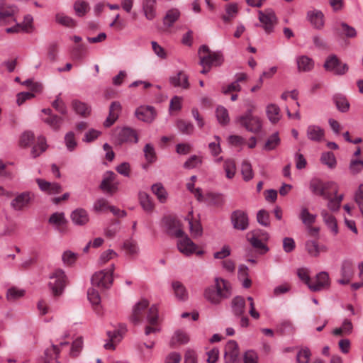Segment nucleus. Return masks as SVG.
Returning <instances> with one entry per match:
<instances>
[{
    "instance_id": "nucleus-1",
    "label": "nucleus",
    "mask_w": 363,
    "mask_h": 363,
    "mask_svg": "<svg viewBox=\"0 0 363 363\" xmlns=\"http://www.w3.org/2000/svg\"><path fill=\"white\" fill-rule=\"evenodd\" d=\"M130 319L135 325L140 324L146 320L145 334L147 336L160 331L157 307L155 305L149 307L147 300L143 299L135 305Z\"/></svg>"
},
{
    "instance_id": "nucleus-2",
    "label": "nucleus",
    "mask_w": 363,
    "mask_h": 363,
    "mask_svg": "<svg viewBox=\"0 0 363 363\" xmlns=\"http://www.w3.org/2000/svg\"><path fill=\"white\" fill-rule=\"evenodd\" d=\"M310 189L315 194L328 201L327 210L332 213L337 212L343 200V194H338V184L334 182H323L319 179L311 182Z\"/></svg>"
},
{
    "instance_id": "nucleus-3",
    "label": "nucleus",
    "mask_w": 363,
    "mask_h": 363,
    "mask_svg": "<svg viewBox=\"0 0 363 363\" xmlns=\"http://www.w3.org/2000/svg\"><path fill=\"white\" fill-rule=\"evenodd\" d=\"M205 298L213 304H218L230 295V284L222 278H216L214 284L208 286L204 291Z\"/></svg>"
},
{
    "instance_id": "nucleus-4",
    "label": "nucleus",
    "mask_w": 363,
    "mask_h": 363,
    "mask_svg": "<svg viewBox=\"0 0 363 363\" xmlns=\"http://www.w3.org/2000/svg\"><path fill=\"white\" fill-rule=\"evenodd\" d=\"M200 64L203 66L201 71L202 74H206L211 66H219L223 62V57L220 52H211L208 47L202 45L199 49Z\"/></svg>"
},
{
    "instance_id": "nucleus-5",
    "label": "nucleus",
    "mask_w": 363,
    "mask_h": 363,
    "mask_svg": "<svg viewBox=\"0 0 363 363\" xmlns=\"http://www.w3.org/2000/svg\"><path fill=\"white\" fill-rule=\"evenodd\" d=\"M49 288L55 297L61 296L68 283L65 271L60 268L55 269L50 274Z\"/></svg>"
},
{
    "instance_id": "nucleus-6",
    "label": "nucleus",
    "mask_w": 363,
    "mask_h": 363,
    "mask_svg": "<svg viewBox=\"0 0 363 363\" xmlns=\"http://www.w3.org/2000/svg\"><path fill=\"white\" fill-rule=\"evenodd\" d=\"M255 108V106L251 104L250 108L242 116L238 118V122L244 127L247 130L258 133L262 127V122L260 118L252 114V110Z\"/></svg>"
},
{
    "instance_id": "nucleus-7",
    "label": "nucleus",
    "mask_w": 363,
    "mask_h": 363,
    "mask_svg": "<svg viewBox=\"0 0 363 363\" xmlns=\"http://www.w3.org/2000/svg\"><path fill=\"white\" fill-rule=\"evenodd\" d=\"M114 266L108 269H104L94 273L91 277V285L101 290L107 289L113 283V272Z\"/></svg>"
},
{
    "instance_id": "nucleus-8",
    "label": "nucleus",
    "mask_w": 363,
    "mask_h": 363,
    "mask_svg": "<svg viewBox=\"0 0 363 363\" xmlns=\"http://www.w3.org/2000/svg\"><path fill=\"white\" fill-rule=\"evenodd\" d=\"M10 206L15 211H23L29 208L33 194L30 191L13 194Z\"/></svg>"
},
{
    "instance_id": "nucleus-9",
    "label": "nucleus",
    "mask_w": 363,
    "mask_h": 363,
    "mask_svg": "<svg viewBox=\"0 0 363 363\" xmlns=\"http://www.w3.org/2000/svg\"><path fill=\"white\" fill-rule=\"evenodd\" d=\"M323 67L325 70L332 72L337 75L345 74L349 69L347 65L342 63L335 55H331L328 57Z\"/></svg>"
},
{
    "instance_id": "nucleus-10",
    "label": "nucleus",
    "mask_w": 363,
    "mask_h": 363,
    "mask_svg": "<svg viewBox=\"0 0 363 363\" xmlns=\"http://www.w3.org/2000/svg\"><path fill=\"white\" fill-rule=\"evenodd\" d=\"M258 18L262 26L267 33L273 32L274 27L277 24V19L274 12L272 9L258 11Z\"/></svg>"
},
{
    "instance_id": "nucleus-11",
    "label": "nucleus",
    "mask_w": 363,
    "mask_h": 363,
    "mask_svg": "<svg viewBox=\"0 0 363 363\" xmlns=\"http://www.w3.org/2000/svg\"><path fill=\"white\" fill-rule=\"evenodd\" d=\"M115 137L118 144L124 143L138 142V137L136 131L128 127L118 128L115 131Z\"/></svg>"
},
{
    "instance_id": "nucleus-12",
    "label": "nucleus",
    "mask_w": 363,
    "mask_h": 363,
    "mask_svg": "<svg viewBox=\"0 0 363 363\" xmlns=\"http://www.w3.org/2000/svg\"><path fill=\"white\" fill-rule=\"evenodd\" d=\"M18 9L16 6L1 3L0 4V25H6L16 21V15Z\"/></svg>"
},
{
    "instance_id": "nucleus-13",
    "label": "nucleus",
    "mask_w": 363,
    "mask_h": 363,
    "mask_svg": "<svg viewBox=\"0 0 363 363\" xmlns=\"http://www.w3.org/2000/svg\"><path fill=\"white\" fill-rule=\"evenodd\" d=\"M162 223L169 235L180 237L184 232L181 229L179 221L172 216H167L162 219Z\"/></svg>"
},
{
    "instance_id": "nucleus-14",
    "label": "nucleus",
    "mask_w": 363,
    "mask_h": 363,
    "mask_svg": "<svg viewBox=\"0 0 363 363\" xmlns=\"http://www.w3.org/2000/svg\"><path fill=\"white\" fill-rule=\"evenodd\" d=\"M259 233H261L260 230L250 232L247 234V239L254 247L260 250L264 249L267 251V248L264 242L268 240L269 236L267 233H262V238H259Z\"/></svg>"
},
{
    "instance_id": "nucleus-15",
    "label": "nucleus",
    "mask_w": 363,
    "mask_h": 363,
    "mask_svg": "<svg viewBox=\"0 0 363 363\" xmlns=\"http://www.w3.org/2000/svg\"><path fill=\"white\" fill-rule=\"evenodd\" d=\"M231 221L235 229L245 230L248 228L249 220L247 213L241 210H236L231 215Z\"/></svg>"
},
{
    "instance_id": "nucleus-16",
    "label": "nucleus",
    "mask_w": 363,
    "mask_h": 363,
    "mask_svg": "<svg viewBox=\"0 0 363 363\" xmlns=\"http://www.w3.org/2000/svg\"><path fill=\"white\" fill-rule=\"evenodd\" d=\"M177 238V247L182 254L189 256L196 252V245L184 233Z\"/></svg>"
},
{
    "instance_id": "nucleus-17",
    "label": "nucleus",
    "mask_w": 363,
    "mask_h": 363,
    "mask_svg": "<svg viewBox=\"0 0 363 363\" xmlns=\"http://www.w3.org/2000/svg\"><path fill=\"white\" fill-rule=\"evenodd\" d=\"M330 281L328 274L325 272H322L318 274L313 279L309 289L312 291H319L328 289L330 286Z\"/></svg>"
},
{
    "instance_id": "nucleus-18",
    "label": "nucleus",
    "mask_w": 363,
    "mask_h": 363,
    "mask_svg": "<svg viewBox=\"0 0 363 363\" xmlns=\"http://www.w3.org/2000/svg\"><path fill=\"white\" fill-rule=\"evenodd\" d=\"M334 213H335L330 212L327 209H322L320 211V216L323 223L333 235H337L339 233V228Z\"/></svg>"
},
{
    "instance_id": "nucleus-19",
    "label": "nucleus",
    "mask_w": 363,
    "mask_h": 363,
    "mask_svg": "<svg viewBox=\"0 0 363 363\" xmlns=\"http://www.w3.org/2000/svg\"><path fill=\"white\" fill-rule=\"evenodd\" d=\"M135 116L140 121L152 123L156 116V112L152 106H140L135 111Z\"/></svg>"
},
{
    "instance_id": "nucleus-20",
    "label": "nucleus",
    "mask_w": 363,
    "mask_h": 363,
    "mask_svg": "<svg viewBox=\"0 0 363 363\" xmlns=\"http://www.w3.org/2000/svg\"><path fill=\"white\" fill-rule=\"evenodd\" d=\"M354 275V265L350 260H345L341 267V279L338 282L341 284H347Z\"/></svg>"
},
{
    "instance_id": "nucleus-21",
    "label": "nucleus",
    "mask_w": 363,
    "mask_h": 363,
    "mask_svg": "<svg viewBox=\"0 0 363 363\" xmlns=\"http://www.w3.org/2000/svg\"><path fill=\"white\" fill-rule=\"evenodd\" d=\"M36 182L40 190L48 194H57L62 191V187L57 183L48 182L42 179H37Z\"/></svg>"
},
{
    "instance_id": "nucleus-22",
    "label": "nucleus",
    "mask_w": 363,
    "mask_h": 363,
    "mask_svg": "<svg viewBox=\"0 0 363 363\" xmlns=\"http://www.w3.org/2000/svg\"><path fill=\"white\" fill-rule=\"evenodd\" d=\"M239 355V348L237 342L229 341L225 347V359L227 363L234 362Z\"/></svg>"
},
{
    "instance_id": "nucleus-23",
    "label": "nucleus",
    "mask_w": 363,
    "mask_h": 363,
    "mask_svg": "<svg viewBox=\"0 0 363 363\" xmlns=\"http://www.w3.org/2000/svg\"><path fill=\"white\" fill-rule=\"evenodd\" d=\"M169 82L175 87H181L183 89H188L190 87L189 77L183 71H179L176 75L171 77Z\"/></svg>"
},
{
    "instance_id": "nucleus-24",
    "label": "nucleus",
    "mask_w": 363,
    "mask_h": 363,
    "mask_svg": "<svg viewBox=\"0 0 363 363\" xmlns=\"http://www.w3.org/2000/svg\"><path fill=\"white\" fill-rule=\"evenodd\" d=\"M72 222L77 225H84L89 220L87 211L84 208H77L71 214Z\"/></svg>"
},
{
    "instance_id": "nucleus-25",
    "label": "nucleus",
    "mask_w": 363,
    "mask_h": 363,
    "mask_svg": "<svg viewBox=\"0 0 363 363\" xmlns=\"http://www.w3.org/2000/svg\"><path fill=\"white\" fill-rule=\"evenodd\" d=\"M199 201L205 202L209 206L220 207L223 205L224 200L222 194L212 192L203 194V199Z\"/></svg>"
},
{
    "instance_id": "nucleus-26",
    "label": "nucleus",
    "mask_w": 363,
    "mask_h": 363,
    "mask_svg": "<svg viewBox=\"0 0 363 363\" xmlns=\"http://www.w3.org/2000/svg\"><path fill=\"white\" fill-rule=\"evenodd\" d=\"M121 110V106L119 102L114 101L111 103L109 108L108 116L104 122V125L106 127H109L115 123L118 118Z\"/></svg>"
},
{
    "instance_id": "nucleus-27",
    "label": "nucleus",
    "mask_w": 363,
    "mask_h": 363,
    "mask_svg": "<svg viewBox=\"0 0 363 363\" xmlns=\"http://www.w3.org/2000/svg\"><path fill=\"white\" fill-rule=\"evenodd\" d=\"M296 64L299 72H310L314 67V61L307 55H301L296 58Z\"/></svg>"
},
{
    "instance_id": "nucleus-28",
    "label": "nucleus",
    "mask_w": 363,
    "mask_h": 363,
    "mask_svg": "<svg viewBox=\"0 0 363 363\" xmlns=\"http://www.w3.org/2000/svg\"><path fill=\"white\" fill-rule=\"evenodd\" d=\"M307 137L314 142H320L324 138L325 132L320 126L311 125L307 128Z\"/></svg>"
},
{
    "instance_id": "nucleus-29",
    "label": "nucleus",
    "mask_w": 363,
    "mask_h": 363,
    "mask_svg": "<svg viewBox=\"0 0 363 363\" xmlns=\"http://www.w3.org/2000/svg\"><path fill=\"white\" fill-rule=\"evenodd\" d=\"M306 250L312 257H318L321 252H326L327 247L325 245H319L315 240H310L306 242Z\"/></svg>"
},
{
    "instance_id": "nucleus-30",
    "label": "nucleus",
    "mask_w": 363,
    "mask_h": 363,
    "mask_svg": "<svg viewBox=\"0 0 363 363\" xmlns=\"http://www.w3.org/2000/svg\"><path fill=\"white\" fill-rule=\"evenodd\" d=\"M143 10L147 20H152L156 16V0H143Z\"/></svg>"
},
{
    "instance_id": "nucleus-31",
    "label": "nucleus",
    "mask_w": 363,
    "mask_h": 363,
    "mask_svg": "<svg viewBox=\"0 0 363 363\" xmlns=\"http://www.w3.org/2000/svg\"><path fill=\"white\" fill-rule=\"evenodd\" d=\"M72 107L77 114L83 117L88 116L91 113V107L78 99H74L72 101Z\"/></svg>"
},
{
    "instance_id": "nucleus-32",
    "label": "nucleus",
    "mask_w": 363,
    "mask_h": 363,
    "mask_svg": "<svg viewBox=\"0 0 363 363\" xmlns=\"http://www.w3.org/2000/svg\"><path fill=\"white\" fill-rule=\"evenodd\" d=\"M308 18L311 24L317 29H321L324 26L323 14L320 11L308 12Z\"/></svg>"
},
{
    "instance_id": "nucleus-33",
    "label": "nucleus",
    "mask_w": 363,
    "mask_h": 363,
    "mask_svg": "<svg viewBox=\"0 0 363 363\" xmlns=\"http://www.w3.org/2000/svg\"><path fill=\"white\" fill-rule=\"evenodd\" d=\"M316 217L317 216L311 213L306 207H302L298 215L299 219L306 227L313 225L316 220Z\"/></svg>"
},
{
    "instance_id": "nucleus-34",
    "label": "nucleus",
    "mask_w": 363,
    "mask_h": 363,
    "mask_svg": "<svg viewBox=\"0 0 363 363\" xmlns=\"http://www.w3.org/2000/svg\"><path fill=\"white\" fill-rule=\"evenodd\" d=\"M33 18L31 16H28L25 18V22L23 23H18L13 27H11L6 29L7 33H18L21 30L25 32H29L32 28Z\"/></svg>"
},
{
    "instance_id": "nucleus-35",
    "label": "nucleus",
    "mask_w": 363,
    "mask_h": 363,
    "mask_svg": "<svg viewBox=\"0 0 363 363\" xmlns=\"http://www.w3.org/2000/svg\"><path fill=\"white\" fill-rule=\"evenodd\" d=\"M245 301L242 296H236L232 301V309L235 315L242 316L245 313Z\"/></svg>"
},
{
    "instance_id": "nucleus-36",
    "label": "nucleus",
    "mask_w": 363,
    "mask_h": 363,
    "mask_svg": "<svg viewBox=\"0 0 363 363\" xmlns=\"http://www.w3.org/2000/svg\"><path fill=\"white\" fill-rule=\"evenodd\" d=\"M107 335L108 342L104 345V347L106 350H114L116 345L121 340L122 335L119 330H114L108 331Z\"/></svg>"
},
{
    "instance_id": "nucleus-37",
    "label": "nucleus",
    "mask_w": 363,
    "mask_h": 363,
    "mask_svg": "<svg viewBox=\"0 0 363 363\" xmlns=\"http://www.w3.org/2000/svg\"><path fill=\"white\" fill-rule=\"evenodd\" d=\"M353 325L351 320L345 319L341 327L333 330V334L336 336L347 335L352 333Z\"/></svg>"
},
{
    "instance_id": "nucleus-38",
    "label": "nucleus",
    "mask_w": 363,
    "mask_h": 363,
    "mask_svg": "<svg viewBox=\"0 0 363 363\" xmlns=\"http://www.w3.org/2000/svg\"><path fill=\"white\" fill-rule=\"evenodd\" d=\"M189 338L186 333L182 330L175 332L170 340V346L175 347L179 345L186 344L189 342Z\"/></svg>"
},
{
    "instance_id": "nucleus-39",
    "label": "nucleus",
    "mask_w": 363,
    "mask_h": 363,
    "mask_svg": "<svg viewBox=\"0 0 363 363\" xmlns=\"http://www.w3.org/2000/svg\"><path fill=\"white\" fill-rule=\"evenodd\" d=\"M55 21L67 28H74L77 25V22L72 17L67 16L64 13H57L55 15Z\"/></svg>"
},
{
    "instance_id": "nucleus-40",
    "label": "nucleus",
    "mask_w": 363,
    "mask_h": 363,
    "mask_svg": "<svg viewBox=\"0 0 363 363\" xmlns=\"http://www.w3.org/2000/svg\"><path fill=\"white\" fill-rule=\"evenodd\" d=\"M172 289L175 296L180 301H186L188 298V293L185 286L179 281L172 282Z\"/></svg>"
},
{
    "instance_id": "nucleus-41",
    "label": "nucleus",
    "mask_w": 363,
    "mask_h": 363,
    "mask_svg": "<svg viewBox=\"0 0 363 363\" xmlns=\"http://www.w3.org/2000/svg\"><path fill=\"white\" fill-rule=\"evenodd\" d=\"M139 200L140 205L146 212H152L154 210V203L147 193L140 192L139 194Z\"/></svg>"
},
{
    "instance_id": "nucleus-42",
    "label": "nucleus",
    "mask_w": 363,
    "mask_h": 363,
    "mask_svg": "<svg viewBox=\"0 0 363 363\" xmlns=\"http://www.w3.org/2000/svg\"><path fill=\"white\" fill-rule=\"evenodd\" d=\"M47 149L46 140L45 137L39 136L38 138L37 144L35 145L31 150L33 157H37Z\"/></svg>"
},
{
    "instance_id": "nucleus-43",
    "label": "nucleus",
    "mask_w": 363,
    "mask_h": 363,
    "mask_svg": "<svg viewBox=\"0 0 363 363\" xmlns=\"http://www.w3.org/2000/svg\"><path fill=\"white\" fill-rule=\"evenodd\" d=\"M267 115L272 123H276L280 119V109L275 104H269L267 107Z\"/></svg>"
},
{
    "instance_id": "nucleus-44",
    "label": "nucleus",
    "mask_w": 363,
    "mask_h": 363,
    "mask_svg": "<svg viewBox=\"0 0 363 363\" xmlns=\"http://www.w3.org/2000/svg\"><path fill=\"white\" fill-rule=\"evenodd\" d=\"M225 12L226 13L222 16V19L225 23L230 22L238 12V4L235 3L228 4L225 8Z\"/></svg>"
},
{
    "instance_id": "nucleus-45",
    "label": "nucleus",
    "mask_w": 363,
    "mask_h": 363,
    "mask_svg": "<svg viewBox=\"0 0 363 363\" xmlns=\"http://www.w3.org/2000/svg\"><path fill=\"white\" fill-rule=\"evenodd\" d=\"M152 191L161 203L166 202L167 199V192L161 183L153 184L152 186Z\"/></svg>"
},
{
    "instance_id": "nucleus-46",
    "label": "nucleus",
    "mask_w": 363,
    "mask_h": 363,
    "mask_svg": "<svg viewBox=\"0 0 363 363\" xmlns=\"http://www.w3.org/2000/svg\"><path fill=\"white\" fill-rule=\"evenodd\" d=\"M334 101L337 109L341 112H347L350 108V104L347 98L342 94H336L334 96Z\"/></svg>"
},
{
    "instance_id": "nucleus-47",
    "label": "nucleus",
    "mask_w": 363,
    "mask_h": 363,
    "mask_svg": "<svg viewBox=\"0 0 363 363\" xmlns=\"http://www.w3.org/2000/svg\"><path fill=\"white\" fill-rule=\"evenodd\" d=\"M180 12L179 10L176 9L169 10L164 18V24L168 27H171L173 23L178 20Z\"/></svg>"
},
{
    "instance_id": "nucleus-48",
    "label": "nucleus",
    "mask_w": 363,
    "mask_h": 363,
    "mask_svg": "<svg viewBox=\"0 0 363 363\" xmlns=\"http://www.w3.org/2000/svg\"><path fill=\"white\" fill-rule=\"evenodd\" d=\"M320 161L330 169H334L337 165L335 156L332 152H323L321 155Z\"/></svg>"
},
{
    "instance_id": "nucleus-49",
    "label": "nucleus",
    "mask_w": 363,
    "mask_h": 363,
    "mask_svg": "<svg viewBox=\"0 0 363 363\" xmlns=\"http://www.w3.org/2000/svg\"><path fill=\"white\" fill-rule=\"evenodd\" d=\"M74 9L78 16L82 17L89 11V6L86 1L78 0L74 4Z\"/></svg>"
},
{
    "instance_id": "nucleus-50",
    "label": "nucleus",
    "mask_w": 363,
    "mask_h": 363,
    "mask_svg": "<svg viewBox=\"0 0 363 363\" xmlns=\"http://www.w3.org/2000/svg\"><path fill=\"white\" fill-rule=\"evenodd\" d=\"M216 113L217 119L221 125H226L229 123L230 118L228 116V111L225 107L221 106H218L216 108Z\"/></svg>"
},
{
    "instance_id": "nucleus-51",
    "label": "nucleus",
    "mask_w": 363,
    "mask_h": 363,
    "mask_svg": "<svg viewBox=\"0 0 363 363\" xmlns=\"http://www.w3.org/2000/svg\"><path fill=\"white\" fill-rule=\"evenodd\" d=\"M280 144V138L278 133H275L269 137L266 141L264 148L267 151L274 150Z\"/></svg>"
},
{
    "instance_id": "nucleus-52",
    "label": "nucleus",
    "mask_w": 363,
    "mask_h": 363,
    "mask_svg": "<svg viewBox=\"0 0 363 363\" xmlns=\"http://www.w3.org/2000/svg\"><path fill=\"white\" fill-rule=\"evenodd\" d=\"M44 122L50 126L52 129L57 130L60 128L62 123V118L57 115L52 114L43 119Z\"/></svg>"
},
{
    "instance_id": "nucleus-53",
    "label": "nucleus",
    "mask_w": 363,
    "mask_h": 363,
    "mask_svg": "<svg viewBox=\"0 0 363 363\" xmlns=\"http://www.w3.org/2000/svg\"><path fill=\"white\" fill-rule=\"evenodd\" d=\"M123 249L127 254L131 256L136 255L138 252V247L135 240H127L123 243Z\"/></svg>"
},
{
    "instance_id": "nucleus-54",
    "label": "nucleus",
    "mask_w": 363,
    "mask_h": 363,
    "mask_svg": "<svg viewBox=\"0 0 363 363\" xmlns=\"http://www.w3.org/2000/svg\"><path fill=\"white\" fill-rule=\"evenodd\" d=\"M177 127L184 134H191L194 131V125L190 122L179 119L177 121Z\"/></svg>"
},
{
    "instance_id": "nucleus-55",
    "label": "nucleus",
    "mask_w": 363,
    "mask_h": 363,
    "mask_svg": "<svg viewBox=\"0 0 363 363\" xmlns=\"http://www.w3.org/2000/svg\"><path fill=\"white\" fill-rule=\"evenodd\" d=\"M241 173L245 181L247 182L253 178L252 166L248 161L245 160L242 162L241 166Z\"/></svg>"
},
{
    "instance_id": "nucleus-56",
    "label": "nucleus",
    "mask_w": 363,
    "mask_h": 363,
    "mask_svg": "<svg viewBox=\"0 0 363 363\" xmlns=\"http://www.w3.org/2000/svg\"><path fill=\"white\" fill-rule=\"evenodd\" d=\"M143 152H144V155H145V160L149 163H152L156 160V159H157L156 152H155L154 147L151 144H150V143L146 144L145 146L144 147Z\"/></svg>"
},
{
    "instance_id": "nucleus-57",
    "label": "nucleus",
    "mask_w": 363,
    "mask_h": 363,
    "mask_svg": "<svg viewBox=\"0 0 363 363\" xmlns=\"http://www.w3.org/2000/svg\"><path fill=\"white\" fill-rule=\"evenodd\" d=\"M224 169L228 179H232L235 174L236 166L235 161L231 159L226 160L224 162Z\"/></svg>"
},
{
    "instance_id": "nucleus-58",
    "label": "nucleus",
    "mask_w": 363,
    "mask_h": 363,
    "mask_svg": "<svg viewBox=\"0 0 363 363\" xmlns=\"http://www.w3.org/2000/svg\"><path fill=\"white\" fill-rule=\"evenodd\" d=\"M33 140H34V134L33 133V132L26 131L21 136L20 140H19V144H20L21 147H27L30 144L33 143Z\"/></svg>"
},
{
    "instance_id": "nucleus-59",
    "label": "nucleus",
    "mask_w": 363,
    "mask_h": 363,
    "mask_svg": "<svg viewBox=\"0 0 363 363\" xmlns=\"http://www.w3.org/2000/svg\"><path fill=\"white\" fill-rule=\"evenodd\" d=\"M52 106L62 115L67 113V106L60 96H57L56 99L52 103Z\"/></svg>"
},
{
    "instance_id": "nucleus-60",
    "label": "nucleus",
    "mask_w": 363,
    "mask_h": 363,
    "mask_svg": "<svg viewBox=\"0 0 363 363\" xmlns=\"http://www.w3.org/2000/svg\"><path fill=\"white\" fill-rule=\"evenodd\" d=\"M25 291L15 287L9 289L6 294V298L9 301H15L24 296Z\"/></svg>"
},
{
    "instance_id": "nucleus-61",
    "label": "nucleus",
    "mask_w": 363,
    "mask_h": 363,
    "mask_svg": "<svg viewBox=\"0 0 363 363\" xmlns=\"http://www.w3.org/2000/svg\"><path fill=\"white\" fill-rule=\"evenodd\" d=\"M96 287H92L88 290L87 296L89 301L92 303V305L96 306V307L100 303L101 298L99 296V293L98 290L95 289Z\"/></svg>"
},
{
    "instance_id": "nucleus-62",
    "label": "nucleus",
    "mask_w": 363,
    "mask_h": 363,
    "mask_svg": "<svg viewBox=\"0 0 363 363\" xmlns=\"http://www.w3.org/2000/svg\"><path fill=\"white\" fill-rule=\"evenodd\" d=\"M354 200L363 217V184H360L354 194Z\"/></svg>"
},
{
    "instance_id": "nucleus-63",
    "label": "nucleus",
    "mask_w": 363,
    "mask_h": 363,
    "mask_svg": "<svg viewBox=\"0 0 363 363\" xmlns=\"http://www.w3.org/2000/svg\"><path fill=\"white\" fill-rule=\"evenodd\" d=\"M77 255L72 251H65L62 256L63 263L67 266H72L77 260Z\"/></svg>"
},
{
    "instance_id": "nucleus-64",
    "label": "nucleus",
    "mask_w": 363,
    "mask_h": 363,
    "mask_svg": "<svg viewBox=\"0 0 363 363\" xmlns=\"http://www.w3.org/2000/svg\"><path fill=\"white\" fill-rule=\"evenodd\" d=\"M349 170L350 174L355 175L363 170V161L359 160H352L350 162Z\"/></svg>"
}]
</instances>
